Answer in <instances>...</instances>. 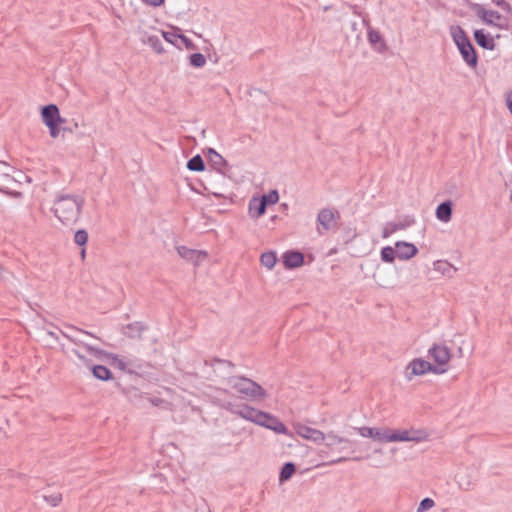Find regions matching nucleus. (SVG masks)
<instances>
[{"label":"nucleus","instance_id":"obj_20","mask_svg":"<svg viewBox=\"0 0 512 512\" xmlns=\"http://www.w3.org/2000/svg\"><path fill=\"white\" fill-rule=\"evenodd\" d=\"M452 207L453 203L450 200L440 203L435 211L436 218L443 223L449 222L452 218Z\"/></svg>","mask_w":512,"mask_h":512},{"label":"nucleus","instance_id":"obj_11","mask_svg":"<svg viewBox=\"0 0 512 512\" xmlns=\"http://www.w3.org/2000/svg\"><path fill=\"white\" fill-rule=\"evenodd\" d=\"M428 354L439 366L438 368L446 366L451 358L450 349L442 344H433V346L428 350Z\"/></svg>","mask_w":512,"mask_h":512},{"label":"nucleus","instance_id":"obj_24","mask_svg":"<svg viewBox=\"0 0 512 512\" xmlns=\"http://www.w3.org/2000/svg\"><path fill=\"white\" fill-rule=\"evenodd\" d=\"M458 487L464 491L472 489L474 480L468 471L459 472L455 476Z\"/></svg>","mask_w":512,"mask_h":512},{"label":"nucleus","instance_id":"obj_21","mask_svg":"<svg viewBox=\"0 0 512 512\" xmlns=\"http://www.w3.org/2000/svg\"><path fill=\"white\" fill-rule=\"evenodd\" d=\"M474 39L484 49L493 50L495 48L494 39L488 33H485L483 29L474 31Z\"/></svg>","mask_w":512,"mask_h":512},{"label":"nucleus","instance_id":"obj_45","mask_svg":"<svg viewBox=\"0 0 512 512\" xmlns=\"http://www.w3.org/2000/svg\"><path fill=\"white\" fill-rule=\"evenodd\" d=\"M142 2L153 7H158L163 4L164 0H142Z\"/></svg>","mask_w":512,"mask_h":512},{"label":"nucleus","instance_id":"obj_53","mask_svg":"<svg viewBox=\"0 0 512 512\" xmlns=\"http://www.w3.org/2000/svg\"><path fill=\"white\" fill-rule=\"evenodd\" d=\"M356 25H357L356 23H352V28H353L354 30H356Z\"/></svg>","mask_w":512,"mask_h":512},{"label":"nucleus","instance_id":"obj_38","mask_svg":"<svg viewBox=\"0 0 512 512\" xmlns=\"http://www.w3.org/2000/svg\"><path fill=\"white\" fill-rule=\"evenodd\" d=\"M44 500L53 507L58 506L62 501V495L60 493H55L52 495H45Z\"/></svg>","mask_w":512,"mask_h":512},{"label":"nucleus","instance_id":"obj_13","mask_svg":"<svg viewBox=\"0 0 512 512\" xmlns=\"http://www.w3.org/2000/svg\"><path fill=\"white\" fill-rule=\"evenodd\" d=\"M359 435L366 438H372L379 442H389V429L387 428H372V427H358L355 428Z\"/></svg>","mask_w":512,"mask_h":512},{"label":"nucleus","instance_id":"obj_30","mask_svg":"<svg viewBox=\"0 0 512 512\" xmlns=\"http://www.w3.org/2000/svg\"><path fill=\"white\" fill-rule=\"evenodd\" d=\"M381 260L386 263H392L395 260L396 250L392 248L391 246H386L381 249L380 252Z\"/></svg>","mask_w":512,"mask_h":512},{"label":"nucleus","instance_id":"obj_23","mask_svg":"<svg viewBox=\"0 0 512 512\" xmlns=\"http://www.w3.org/2000/svg\"><path fill=\"white\" fill-rule=\"evenodd\" d=\"M266 211V207L264 202L260 200V198L253 197L249 201V213L252 218L261 217Z\"/></svg>","mask_w":512,"mask_h":512},{"label":"nucleus","instance_id":"obj_17","mask_svg":"<svg viewBox=\"0 0 512 512\" xmlns=\"http://www.w3.org/2000/svg\"><path fill=\"white\" fill-rule=\"evenodd\" d=\"M297 433L302 438L313 441L317 444L323 443L325 441V434L322 431L305 425L298 426Z\"/></svg>","mask_w":512,"mask_h":512},{"label":"nucleus","instance_id":"obj_22","mask_svg":"<svg viewBox=\"0 0 512 512\" xmlns=\"http://www.w3.org/2000/svg\"><path fill=\"white\" fill-rule=\"evenodd\" d=\"M147 330V326L140 321L129 323L124 328V334L129 338H140L141 334Z\"/></svg>","mask_w":512,"mask_h":512},{"label":"nucleus","instance_id":"obj_1","mask_svg":"<svg viewBox=\"0 0 512 512\" xmlns=\"http://www.w3.org/2000/svg\"><path fill=\"white\" fill-rule=\"evenodd\" d=\"M84 198L78 195L60 194L56 197L52 211L64 225H73L80 218Z\"/></svg>","mask_w":512,"mask_h":512},{"label":"nucleus","instance_id":"obj_47","mask_svg":"<svg viewBox=\"0 0 512 512\" xmlns=\"http://www.w3.org/2000/svg\"><path fill=\"white\" fill-rule=\"evenodd\" d=\"M346 460H347V458H345V457H339V458H337V459H335V460H331V461L328 463V465H333V464L341 463V462H344V461H346Z\"/></svg>","mask_w":512,"mask_h":512},{"label":"nucleus","instance_id":"obj_37","mask_svg":"<svg viewBox=\"0 0 512 512\" xmlns=\"http://www.w3.org/2000/svg\"><path fill=\"white\" fill-rule=\"evenodd\" d=\"M71 352L77 357V359L83 366H85L88 369L92 367L93 364L91 360L88 359L85 355H83L78 349H72Z\"/></svg>","mask_w":512,"mask_h":512},{"label":"nucleus","instance_id":"obj_29","mask_svg":"<svg viewBox=\"0 0 512 512\" xmlns=\"http://www.w3.org/2000/svg\"><path fill=\"white\" fill-rule=\"evenodd\" d=\"M210 162L218 172L224 174L227 161L219 153H214V156H210Z\"/></svg>","mask_w":512,"mask_h":512},{"label":"nucleus","instance_id":"obj_8","mask_svg":"<svg viewBox=\"0 0 512 512\" xmlns=\"http://www.w3.org/2000/svg\"><path fill=\"white\" fill-rule=\"evenodd\" d=\"M427 433L423 430H389V442H415L419 443L427 439Z\"/></svg>","mask_w":512,"mask_h":512},{"label":"nucleus","instance_id":"obj_10","mask_svg":"<svg viewBox=\"0 0 512 512\" xmlns=\"http://www.w3.org/2000/svg\"><path fill=\"white\" fill-rule=\"evenodd\" d=\"M88 353L94 356L98 361H109L115 365L119 370L127 371V363L120 359L116 354L109 353L99 347H88Z\"/></svg>","mask_w":512,"mask_h":512},{"label":"nucleus","instance_id":"obj_41","mask_svg":"<svg viewBox=\"0 0 512 512\" xmlns=\"http://www.w3.org/2000/svg\"><path fill=\"white\" fill-rule=\"evenodd\" d=\"M434 505H435V502L433 499L428 498V497L424 498L421 500L419 507L417 509V512H423L425 510L431 509L432 507H434Z\"/></svg>","mask_w":512,"mask_h":512},{"label":"nucleus","instance_id":"obj_48","mask_svg":"<svg viewBox=\"0 0 512 512\" xmlns=\"http://www.w3.org/2000/svg\"><path fill=\"white\" fill-rule=\"evenodd\" d=\"M257 94H260V95H263L265 98H267V96L265 94L262 93V91L260 89H253L251 92H250V95L251 96H256Z\"/></svg>","mask_w":512,"mask_h":512},{"label":"nucleus","instance_id":"obj_16","mask_svg":"<svg viewBox=\"0 0 512 512\" xmlns=\"http://www.w3.org/2000/svg\"><path fill=\"white\" fill-rule=\"evenodd\" d=\"M396 255L401 260H409L418 253L417 247L409 242L397 241L395 243Z\"/></svg>","mask_w":512,"mask_h":512},{"label":"nucleus","instance_id":"obj_9","mask_svg":"<svg viewBox=\"0 0 512 512\" xmlns=\"http://www.w3.org/2000/svg\"><path fill=\"white\" fill-rule=\"evenodd\" d=\"M66 330L65 331H61V334L67 338L70 342H72L73 344L75 345H78V346H82L87 352H88V347H95L94 345H92L91 343H88L87 341L83 340L82 338H80L78 336V334H83V335H87V336H90L98 341H101V339L95 335H93L91 332L89 331H85V330H82V329H79L75 326H72V325H67L65 326Z\"/></svg>","mask_w":512,"mask_h":512},{"label":"nucleus","instance_id":"obj_12","mask_svg":"<svg viewBox=\"0 0 512 512\" xmlns=\"http://www.w3.org/2000/svg\"><path fill=\"white\" fill-rule=\"evenodd\" d=\"M415 223V219L411 215H405L401 217L397 222L387 223L383 228L382 237L388 238L390 235L398 230H404Z\"/></svg>","mask_w":512,"mask_h":512},{"label":"nucleus","instance_id":"obj_5","mask_svg":"<svg viewBox=\"0 0 512 512\" xmlns=\"http://www.w3.org/2000/svg\"><path fill=\"white\" fill-rule=\"evenodd\" d=\"M225 409L229 411L231 414L237 415L257 425H260V423H262L261 419L265 417V412L260 411L254 407H251L247 404L234 405L232 403H228L225 405Z\"/></svg>","mask_w":512,"mask_h":512},{"label":"nucleus","instance_id":"obj_43","mask_svg":"<svg viewBox=\"0 0 512 512\" xmlns=\"http://www.w3.org/2000/svg\"><path fill=\"white\" fill-rule=\"evenodd\" d=\"M497 6L500 7L502 10L506 11L507 13H511L512 14V7L511 5L504 1V0H500L498 3H497Z\"/></svg>","mask_w":512,"mask_h":512},{"label":"nucleus","instance_id":"obj_52","mask_svg":"<svg viewBox=\"0 0 512 512\" xmlns=\"http://www.w3.org/2000/svg\"><path fill=\"white\" fill-rule=\"evenodd\" d=\"M495 5H497V3L500 1V0H491Z\"/></svg>","mask_w":512,"mask_h":512},{"label":"nucleus","instance_id":"obj_25","mask_svg":"<svg viewBox=\"0 0 512 512\" xmlns=\"http://www.w3.org/2000/svg\"><path fill=\"white\" fill-rule=\"evenodd\" d=\"M93 376L101 381H108L112 379V372L103 365H92L90 368Z\"/></svg>","mask_w":512,"mask_h":512},{"label":"nucleus","instance_id":"obj_19","mask_svg":"<svg viewBox=\"0 0 512 512\" xmlns=\"http://www.w3.org/2000/svg\"><path fill=\"white\" fill-rule=\"evenodd\" d=\"M283 263L288 269L298 268L303 265L304 256L299 251H286L283 254Z\"/></svg>","mask_w":512,"mask_h":512},{"label":"nucleus","instance_id":"obj_44","mask_svg":"<svg viewBox=\"0 0 512 512\" xmlns=\"http://www.w3.org/2000/svg\"><path fill=\"white\" fill-rule=\"evenodd\" d=\"M10 275L11 273L0 264V281L7 280Z\"/></svg>","mask_w":512,"mask_h":512},{"label":"nucleus","instance_id":"obj_3","mask_svg":"<svg viewBox=\"0 0 512 512\" xmlns=\"http://www.w3.org/2000/svg\"><path fill=\"white\" fill-rule=\"evenodd\" d=\"M228 384L243 399L260 400L266 397L263 387L249 378L233 376L228 379Z\"/></svg>","mask_w":512,"mask_h":512},{"label":"nucleus","instance_id":"obj_18","mask_svg":"<svg viewBox=\"0 0 512 512\" xmlns=\"http://www.w3.org/2000/svg\"><path fill=\"white\" fill-rule=\"evenodd\" d=\"M261 420L263 423H260V426L270 429L278 434L288 433L286 426L278 418L267 412H265V417H263Z\"/></svg>","mask_w":512,"mask_h":512},{"label":"nucleus","instance_id":"obj_39","mask_svg":"<svg viewBox=\"0 0 512 512\" xmlns=\"http://www.w3.org/2000/svg\"><path fill=\"white\" fill-rule=\"evenodd\" d=\"M367 36H368V41H369L372 45H375V44H377V43H379V42H381V41H382V36H381V34H380L378 31L374 30L373 28H369V29H368V34H367Z\"/></svg>","mask_w":512,"mask_h":512},{"label":"nucleus","instance_id":"obj_42","mask_svg":"<svg viewBox=\"0 0 512 512\" xmlns=\"http://www.w3.org/2000/svg\"><path fill=\"white\" fill-rule=\"evenodd\" d=\"M60 124L61 123H53V124L46 125L49 128L50 136L52 138H56L59 136V133H60L59 125Z\"/></svg>","mask_w":512,"mask_h":512},{"label":"nucleus","instance_id":"obj_27","mask_svg":"<svg viewBox=\"0 0 512 512\" xmlns=\"http://www.w3.org/2000/svg\"><path fill=\"white\" fill-rule=\"evenodd\" d=\"M190 171L201 172L205 169V163L200 155H195L187 162Z\"/></svg>","mask_w":512,"mask_h":512},{"label":"nucleus","instance_id":"obj_4","mask_svg":"<svg viewBox=\"0 0 512 512\" xmlns=\"http://www.w3.org/2000/svg\"><path fill=\"white\" fill-rule=\"evenodd\" d=\"M470 9L486 25L496 27L500 30H507L508 19L498 11L486 9L482 4L470 3Z\"/></svg>","mask_w":512,"mask_h":512},{"label":"nucleus","instance_id":"obj_33","mask_svg":"<svg viewBox=\"0 0 512 512\" xmlns=\"http://www.w3.org/2000/svg\"><path fill=\"white\" fill-rule=\"evenodd\" d=\"M260 200L264 202L265 207L269 204H275L279 200V194L277 190H271L268 194H264L261 196Z\"/></svg>","mask_w":512,"mask_h":512},{"label":"nucleus","instance_id":"obj_31","mask_svg":"<svg viewBox=\"0 0 512 512\" xmlns=\"http://www.w3.org/2000/svg\"><path fill=\"white\" fill-rule=\"evenodd\" d=\"M189 63L193 67L201 68L206 64V58L202 53H193L189 56Z\"/></svg>","mask_w":512,"mask_h":512},{"label":"nucleus","instance_id":"obj_46","mask_svg":"<svg viewBox=\"0 0 512 512\" xmlns=\"http://www.w3.org/2000/svg\"><path fill=\"white\" fill-rule=\"evenodd\" d=\"M506 105H507L510 113L512 114V91L509 92L506 97Z\"/></svg>","mask_w":512,"mask_h":512},{"label":"nucleus","instance_id":"obj_6","mask_svg":"<svg viewBox=\"0 0 512 512\" xmlns=\"http://www.w3.org/2000/svg\"><path fill=\"white\" fill-rule=\"evenodd\" d=\"M340 219V213L329 208H323L317 215V232L322 235L324 231L335 229Z\"/></svg>","mask_w":512,"mask_h":512},{"label":"nucleus","instance_id":"obj_49","mask_svg":"<svg viewBox=\"0 0 512 512\" xmlns=\"http://www.w3.org/2000/svg\"><path fill=\"white\" fill-rule=\"evenodd\" d=\"M214 153H217L213 148H209L208 149V154H209V157L210 156H214Z\"/></svg>","mask_w":512,"mask_h":512},{"label":"nucleus","instance_id":"obj_36","mask_svg":"<svg viewBox=\"0 0 512 512\" xmlns=\"http://www.w3.org/2000/svg\"><path fill=\"white\" fill-rule=\"evenodd\" d=\"M434 270L442 272V274H449L452 270V266L446 261L434 262Z\"/></svg>","mask_w":512,"mask_h":512},{"label":"nucleus","instance_id":"obj_2","mask_svg":"<svg viewBox=\"0 0 512 512\" xmlns=\"http://www.w3.org/2000/svg\"><path fill=\"white\" fill-rule=\"evenodd\" d=\"M451 37L456 44L459 52L464 60V62L469 67H476L478 64V56L476 54L475 48L472 45L469 37L461 26H451L450 27Z\"/></svg>","mask_w":512,"mask_h":512},{"label":"nucleus","instance_id":"obj_32","mask_svg":"<svg viewBox=\"0 0 512 512\" xmlns=\"http://www.w3.org/2000/svg\"><path fill=\"white\" fill-rule=\"evenodd\" d=\"M343 442H349V440L339 437L332 432L325 435V444L329 448L333 447L336 444L343 443Z\"/></svg>","mask_w":512,"mask_h":512},{"label":"nucleus","instance_id":"obj_35","mask_svg":"<svg viewBox=\"0 0 512 512\" xmlns=\"http://www.w3.org/2000/svg\"><path fill=\"white\" fill-rule=\"evenodd\" d=\"M147 42L157 53L163 52L162 43L158 36H156V35L149 36L147 39Z\"/></svg>","mask_w":512,"mask_h":512},{"label":"nucleus","instance_id":"obj_51","mask_svg":"<svg viewBox=\"0 0 512 512\" xmlns=\"http://www.w3.org/2000/svg\"><path fill=\"white\" fill-rule=\"evenodd\" d=\"M187 46L191 43V41L187 38V41H183Z\"/></svg>","mask_w":512,"mask_h":512},{"label":"nucleus","instance_id":"obj_50","mask_svg":"<svg viewBox=\"0 0 512 512\" xmlns=\"http://www.w3.org/2000/svg\"><path fill=\"white\" fill-rule=\"evenodd\" d=\"M80 255H81L82 259H85V256H86V249L85 248H82Z\"/></svg>","mask_w":512,"mask_h":512},{"label":"nucleus","instance_id":"obj_28","mask_svg":"<svg viewBox=\"0 0 512 512\" xmlns=\"http://www.w3.org/2000/svg\"><path fill=\"white\" fill-rule=\"evenodd\" d=\"M260 262L264 267L268 268L269 270L272 269L277 262V257H276L275 252L268 251V252L262 253L260 256Z\"/></svg>","mask_w":512,"mask_h":512},{"label":"nucleus","instance_id":"obj_14","mask_svg":"<svg viewBox=\"0 0 512 512\" xmlns=\"http://www.w3.org/2000/svg\"><path fill=\"white\" fill-rule=\"evenodd\" d=\"M41 117L45 125L65 122V120L60 116L59 109L55 104L44 106L41 110Z\"/></svg>","mask_w":512,"mask_h":512},{"label":"nucleus","instance_id":"obj_34","mask_svg":"<svg viewBox=\"0 0 512 512\" xmlns=\"http://www.w3.org/2000/svg\"><path fill=\"white\" fill-rule=\"evenodd\" d=\"M88 241V233L85 229H79L74 234V242L78 246H85Z\"/></svg>","mask_w":512,"mask_h":512},{"label":"nucleus","instance_id":"obj_15","mask_svg":"<svg viewBox=\"0 0 512 512\" xmlns=\"http://www.w3.org/2000/svg\"><path fill=\"white\" fill-rule=\"evenodd\" d=\"M177 252L181 258L191 261L195 265H198L207 256V254L203 251L190 249L186 246H178Z\"/></svg>","mask_w":512,"mask_h":512},{"label":"nucleus","instance_id":"obj_26","mask_svg":"<svg viewBox=\"0 0 512 512\" xmlns=\"http://www.w3.org/2000/svg\"><path fill=\"white\" fill-rule=\"evenodd\" d=\"M295 471H296V466L294 463H292V462L285 463L282 466L280 474H279V482L283 483L285 481H288L292 477V475L295 473Z\"/></svg>","mask_w":512,"mask_h":512},{"label":"nucleus","instance_id":"obj_7","mask_svg":"<svg viewBox=\"0 0 512 512\" xmlns=\"http://www.w3.org/2000/svg\"><path fill=\"white\" fill-rule=\"evenodd\" d=\"M444 373L446 368H437L424 359H414L406 367V377L411 380L413 376L423 375L426 372Z\"/></svg>","mask_w":512,"mask_h":512},{"label":"nucleus","instance_id":"obj_40","mask_svg":"<svg viewBox=\"0 0 512 512\" xmlns=\"http://www.w3.org/2000/svg\"><path fill=\"white\" fill-rule=\"evenodd\" d=\"M162 36L167 42L172 44H174L178 38H180L182 41H187V37L184 35H178L172 32H163Z\"/></svg>","mask_w":512,"mask_h":512}]
</instances>
